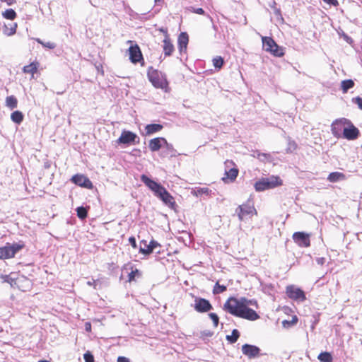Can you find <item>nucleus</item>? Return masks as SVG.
<instances>
[{"mask_svg":"<svg viewBox=\"0 0 362 362\" xmlns=\"http://www.w3.org/2000/svg\"><path fill=\"white\" fill-rule=\"evenodd\" d=\"M297 145L294 141H289L288 150L293 151L296 149Z\"/></svg>","mask_w":362,"mask_h":362,"instance_id":"nucleus-46","label":"nucleus"},{"mask_svg":"<svg viewBox=\"0 0 362 362\" xmlns=\"http://www.w3.org/2000/svg\"><path fill=\"white\" fill-rule=\"evenodd\" d=\"M359 135V130L350 121L349 124H346L341 136L347 140H355Z\"/></svg>","mask_w":362,"mask_h":362,"instance_id":"nucleus-14","label":"nucleus"},{"mask_svg":"<svg viewBox=\"0 0 362 362\" xmlns=\"http://www.w3.org/2000/svg\"><path fill=\"white\" fill-rule=\"evenodd\" d=\"M18 105V100L13 95H10L6 97V105L10 108L11 110H13L17 107Z\"/></svg>","mask_w":362,"mask_h":362,"instance_id":"nucleus-27","label":"nucleus"},{"mask_svg":"<svg viewBox=\"0 0 362 362\" xmlns=\"http://www.w3.org/2000/svg\"><path fill=\"white\" fill-rule=\"evenodd\" d=\"M87 284H88V286H93L95 288H96V282H95V281H94V280H93V281H88V282H87Z\"/></svg>","mask_w":362,"mask_h":362,"instance_id":"nucleus-54","label":"nucleus"},{"mask_svg":"<svg viewBox=\"0 0 362 362\" xmlns=\"http://www.w3.org/2000/svg\"><path fill=\"white\" fill-rule=\"evenodd\" d=\"M239 336H240V333H239L238 330L233 329L231 335H228L226 337V339L230 343H235L237 341L238 339L239 338Z\"/></svg>","mask_w":362,"mask_h":362,"instance_id":"nucleus-31","label":"nucleus"},{"mask_svg":"<svg viewBox=\"0 0 362 362\" xmlns=\"http://www.w3.org/2000/svg\"><path fill=\"white\" fill-rule=\"evenodd\" d=\"M16 28H17V24L16 23H13L11 25V28H9V31L8 32V28L6 27V30H5V33L7 35H12L13 34L16 33Z\"/></svg>","mask_w":362,"mask_h":362,"instance_id":"nucleus-39","label":"nucleus"},{"mask_svg":"<svg viewBox=\"0 0 362 362\" xmlns=\"http://www.w3.org/2000/svg\"><path fill=\"white\" fill-rule=\"evenodd\" d=\"M117 362H130L129 360L124 356H119L117 358Z\"/></svg>","mask_w":362,"mask_h":362,"instance_id":"nucleus-51","label":"nucleus"},{"mask_svg":"<svg viewBox=\"0 0 362 362\" xmlns=\"http://www.w3.org/2000/svg\"><path fill=\"white\" fill-rule=\"evenodd\" d=\"M160 0H155L156 2L159 1Z\"/></svg>","mask_w":362,"mask_h":362,"instance_id":"nucleus-57","label":"nucleus"},{"mask_svg":"<svg viewBox=\"0 0 362 362\" xmlns=\"http://www.w3.org/2000/svg\"><path fill=\"white\" fill-rule=\"evenodd\" d=\"M238 218L240 221H243L247 217L257 214V211L252 204H245L239 206L236 209Z\"/></svg>","mask_w":362,"mask_h":362,"instance_id":"nucleus-11","label":"nucleus"},{"mask_svg":"<svg viewBox=\"0 0 362 362\" xmlns=\"http://www.w3.org/2000/svg\"><path fill=\"white\" fill-rule=\"evenodd\" d=\"M85 329L87 332H90L91 331V324L90 322H86L85 323Z\"/></svg>","mask_w":362,"mask_h":362,"instance_id":"nucleus-53","label":"nucleus"},{"mask_svg":"<svg viewBox=\"0 0 362 362\" xmlns=\"http://www.w3.org/2000/svg\"><path fill=\"white\" fill-rule=\"evenodd\" d=\"M242 352L248 358H255L259 355L260 349L255 345L245 344L242 346Z\"/></svg>","mask_w":362,"mask_h":362,"instance_id":"nucleus-18","label":"nucleus"},{"mask_svg":"<svg viewBox=\"0 0 362 362\" xmlns=\"http://www.w3.org/2000/svg\"><path fill=\"white\" fill-rule=\"evenodd\" d=\"M257 158L261 160H265L270 158V156L266 153H259Z\"/></svg>","mask_w":362,"mask_h":362,"instance_id":"nucleus-45","label":"nucleus"},{"mask_svg":"<svg viewBox=\"0 0 362 362\" xmlns=\"http://www.w3.org/2000/svg\"><path fill=\"white\" fill-rule=\"evenodd\" d=\"M209 317L214 322V327H217L218 325V317L216 313H211L209 314Z\"/></svg>","mask_w":362,"mask_h":362,"instance_id":"nucleus-40","label":"nucleus"},{"mask_svg":"<svg viewBox=\"0 0 362 362\" xmlns=\"http://www.w3.org/2000/svg\"><path fill=\"white\" fill-rule=\"evenodd\" d=\"M257 308V303L254 299L245 298H229L223 305V309L230 314L248 320H256L259 315L250 307Z\"/></svg>","mask_w":362,"mask_h":362,"instance_id":"nucleus-1","label":"nucleus"},{"mask_svg":"<svg viewBox=\"0 0 362 362\" xmlns=\"http://www.w3.org/2000/svg\"><path fill=\"white\" fill-rule=\"evenodd\" d=\"M317 358L320 362H332L333 361L332 354L327 351L320 353Z\"/></svg>","mask_w":362,"mask_h":362,"instance_id":"nucleus-29","label":"nucleus"},{"mask_svg":"<svg viewBox=\"0 0 362 362\" xmlns=\"http://www.w3.org/2000/svg\"><path fill=\"white\" fill-rule=\"evenodd\" d=\"M322 1L328 5H332L334 6H337L339 5V2L337 0H322Z\"/></svg>","mask_w":362,"mask_h":362,"instance_id":"nucleus-44","label":"nucleus"},{"mask_svg":"<svg viewBox=\"0 0 362 362\" xmlns=\"http://www.w3.org/2000/svg\"><path fill=\"white\" fill-rule=\"evenodd\" d=\"M192 12L197 13V14H201V15L204 14V11L202 8H192Z\"/></svg>","mask_w":362,"mask_h":362,"instance_id":"nucleus-48","label":"nucleus"},{"mask_svg":"<svg viewBox=\"0 0 362 362\" xmlns=\"http://www.w3.org/2000/svg\"><path fill=\"white\" fill-rule=\"evenodd\" d=\"M129 242L134 248H136V243L134 237H130L129 238Z\"/></svg>","mask_w":362,"mask_h":362,"instance_id":"nucleus-49","label":"nucleus"},{"mask_svg":"<svg viewBox=\"0 0 362 362\" xmlns=\"http://www.w3.org/2000/svg\"><path fill=\"white\" fill-rule=\"evenodd\" d=\"M282 185V180L279 176L272 175L268 177H263L255 182V189L257 192H262L272 189Z\"/></svg>","mask_w":362,"mask_h":362,"instance_id":"nucleus-4","label":"nucleus"},{"mask_svg":"<svg viewBox=\"0 0 362 362\" xmlns=\"http://www.w3.org/2000/svg\"><path fill=\"white\" fill-rule=\"evenodd\" d=\"M141 180L159 198L166 206L172 209L176 207L173 197L160 184L150 179L145 175L141 176Z\"/></svg>","mask_w":362,"mask_h":362,"instance_id":"nucleus-2","label":"nucleus"},{"mask_svg":"<svg viewBox=\"0 0 362 362\" xmlns=\"http://www.w3.org/2000/svg\"><path fill=\"white\" fill-rule=\"evenodd\" d=\"M127 42L132 44L128 49L129 60L134 64L139 62L143 59L139 47L136 44L133 45L132 41L129 40Z\"/></svg>","mask_w":362,"mask_h":362,"instance_id":"nucleus-13","label":"nucleus"},{"mask_svg":"<svg viewBox=\"0 0 362 362\" xmlns=\"http://www.w3.org/2000/svg\"><path fill=\"white\" fill-rule=\"evenodd\" d=\"M4 282L8 283L12 287H16L22 291H27L32 286L31 281L26 276L16 273L1 276Z\"/></svg>","mask_w":362,"mask_h":362,"instance_id":"nucleus-3","label":"nucleus"},{"mask_svg":"<svg viewBox=\"0 0 362 362\" xmlns=\"http://www.w3.org/2000/svg\"><path fill=\"white\" fill-rule=\"evenodd\" d=\"M224 164L226 169L223 181L226 183L233 182L238 175V169L234 167L235 163L232 160H227Z\"/></svg>","mask_w":362,"mask_h":362,"instance_id":"nucleus-8","label":"nucleus"},{"mask_svg":"<svg viewBox=\"0 0 362 362\" xmlns=\"http://www.w3.org/2000/svg\"><path fill=\"white\" fill-rule=\"evenodd\" d=\"M71 180L76 185L87 189H92L93 184L91 181L84 175L76 174L74 175Z\"/></svg>","mask_w":362,"mask_h":362,"instance_id":"nucleus-15","label":"nucleus"},{"mask_svg":"<svg viewBox=\"0 0 362 362\" xmlns=\"http://www.w3.org/2000/svg\"><path fill=\"white\" fill-rule=\"evenodd\" d=\"M345 179V175L340 172L331 173L327 177V180L330 182H337L339 181L344 180Z\"/></svg>","mask_w":362,"mask_h":362,"instance_id":"nucleus-23","label":"nucleus"},{"mask_svg":"<svg viewBox=\"0 0 362 362\" xmlns=\"http://www.w3.org/2000/svg\"><path fill=\"white\" fill-rule=\"evenodd\" d=\"M316 262L320 265H323L325 262V257H317L316 259Z\"/></svg>","mask_w":362,"mask_h":362,"instance_id":"nucleus-50","label":"nucleus"},{"mask_svg":"<svg viewBox=\"0 0 362 362\" xmlns=\"http://www.w3.org/2000/svg\"><path fill=\"white\" fill-rule=\"evenodd\" d=\"M83 358L85 362H94L93 356L90 351H87L84 354Z\"/></svg>","mask_w":362,"mask_h":362,"instance_id":"nucleus-41","label":"nucleus"},{"mask_svg":"<svg viewBox=\"0 0 362 362\" xmlns=\"http://www.w3.org/2000/svg\"><path fill=\"white\" fill-rule=\"evenodd\" d=\"M164 148H166L168 153L170 154L171 157H175L177 155L176 150L173 148V146L171 144L168 143L167 141Z\"/></svg>","mask_w":362,"mask_h":362,"instance_id":"nucleus-33","label":"nucleus"},{"mask_svg":"<svg viewBox=\"0 0 362 362\" xmlns=\"http://www.w3.org/2000/svg\"><path fill=\"white\" fill-rule=\"evenodd\" d=\"M163 49L164 52V54L165 56H170L174 51V46L172 42L170 40V37L168 34L165 35V37L163 41Z\"/></svg>","mask_w":362,"mask_h":362,"instance_id":"nucleus-20","label":"nucleus"},{"mask_svg":"<svg viewBox=\"0 0 362 362\" xmlns=\"http://www.w3.org/2000/svg\"><path fill=\"white\" fill-rule=\"evenodd\" d=\"M148 77L154 87L167 90L168 83L164 74L156 69H150L148 71Z\"/></svg>","mask_w":362,"mask_h":362,"instance_id":"nucleus-5","label":"nucleus"},{"mask_svg":"<svg viewBox=\"0 0 362 362\" xmlns=\"http://www.w3.org/2000/svg\"><path fill=\"white\" fill-rule=\"evenodd\" d=\"M36 41L38 43L41 44L44 47H46V48H49V49H54L56 47V45L54 42H42L39 38H37Z\"/></svg>","mask_w":362,"mask_h":362,"instance_id":"nucleus-37","label":"nucleus"},{"mask_svg":"<svg viewBox=\"0 0 362 362\" xmlns=\"http://www.w3.org/2000/svg\"><path fill=\"white\" fill-rule=\"evenodd\" d=\"M77 216L81 219H84L87 216V210L83 206L76 209Z\"/></svg>","mask_w":362,"mask_h":362,"instance_id":"nucleus-34","label":"nucleus"},{"mask_svg":"<svg viewBox=\"0 0 362 362\" xmlns=\"http://www.w3.org/2000/svg\"><path fill=\"white\" fill-rule=\"evenodd\" d=\"M166 139L163 137H157L151 139L148 143L149 149L153 151H158L160 148H164Z\"/></svg>","mask_w":362,"mask_h":362,"instance_id":"nucleus-19","label":"nucleus"},{"mask_svg":"<svg viewBox=\"0 0 362 362\" xmlns=\"http://www.w3.org/2000/svg\"><path fill=\"white\" fill-rule=\"evenodd\" d=\"M194 309L199 313H205L212 309V306L208 300L197 298L195 300Z\"/></svg>","mask_w":362,"mask_h":362,"instance_id":"nucleus-17","label":"nucleus"},{"mask_svg":"<svg viewBox=\"0 0 362 362\" xmlns=\"http://www.w3.org/2000/svg\"><path fill=\"white\" fill-rule=\"evenodd\" d=\"M352 102L354 104H356L361 110H362V98L358 96L352 98Z\"/></svg>","mask_w":362,"mask_h":362,"instance_id":"nucleus-42","label":"nucleus"},{"mask_svg":"<svg viewBox=\"0 0 362 362\" xmlns=\"http://www.w3.org/2000/svg\"><path fill=\"white\" fill-rule=\"evenodd\" d=\"M148 245L150 246L152 251H153V250L156 249L157 247L160 246L159 243L155 240H151L149 243Z\"/></svg>","mask_w":362,"mask_h":362,"instance_id":"nucleus-47","label":"nucleus"},{"mask_svg":"<svg viewBox=\"0 0 362 362\" xmlns=\"http://www.w3.org/2000/svg\"><path fill=\"white\" fill-rule=\"evenodd\" d=\"M298 322V318L296 316H293L291 320H284L282 322V325L284 328H289L291 326L296 325Z\"/></svg>","mask_w":362,"mask_h":362,"instance_id":"nucleus-32","label":"nucleus"},{"mask_svg":"<svg viewBox=\"0 0 362 362\" xmlns=\"http://www.w3.org/2000/svg\"><path fill=\"white\" fill-rule=\"evenodd\" d=\"M163 129V126L159 124H147L145 127L146 134L151 135L160 132Z\"/></svg>","mask_w":362,"mask_h":362,"instance_id":"nucleus-22","label":"nucleus"},{"mask_svg":"<svg viewBox=\"0 0 362 362\" xmlns=\"http://www.w3.org/2000/svg\"><path fill=\"white\" fill-rule=\"evenodd\" d=\"M144 244H146V242H144ZM139 252L144 255H149L153 251L148 245H145V247L140 246Z\"/></svg>","mask_w":362,"mask_h":362,"instance_id":"nucleus-38","label":"nucleus"},{"mask_svg":"<svg viewBox=\"0 0 362 362\" xmlns=\"http://www.w3.org/2000/svg\"><path fill=\"white\" fill-rule=\"evenodd\" d=\"M160 31H161V32H163V33H165V35L166 34H168V33H167V31L164 30L163 29H160Z\"/></svg>","mask_w":362,"mask_h":362,"instance_id":"nucleus-55","label":"nucleus"},{"mask_svg":"<svg viewBox=\"0 0 362 362\" xmlns=\"http://www.w3.org/2000/svg\"><path fill=\"white\" fill-rule=\"evenodd\" d=\"M136 138L137 136L136 134L130 131L124 130L122 131L119 138L117 139V143L124 144H134Z\"/></svg>","mask_w":362,"mask_h":362,"instance_id":"nucleus-16","label":"nucleus"},{"mask_svg":"<svg viewBox=\"0 0 362 362\" xmlns=\"http://www.w3.org/2000/svg\"><path fill=\"white\" fill-rule=\"evenodd\" d=\"M263 49L271 53L272 55L278 57H283L284 52L283 47H279L275 41L270 37H262Z\"/></svg>","mask_w":362,"mask_h":362,"instance_id":"nucleus-6","label":"nucleus"},{"mask_svg":"<svg viewBox=\"0 0 362 362\" xmlns=\"http://www.w3.org/2000/svg\"><path fill=\"white\" fill-rule=\"evenodd\" d=\"M354 86V81L351 79L344 80L341 82V88L344 93H347V91L352 88Z\"/></svg>","mask_w":362,"mask_h":362,"instance_id":"nucleus-26","label":"nucleus"},{"mask_svg":"<svg viewBox=\"0 0 362 362\" xmlns=\"http://www.w3.org/2000/svg\"><path fill=\"white\" fill-rule=\"evenodd\" d=\"M37 362H49V361H47V360H40Z\"/></svg>","mask_w":362,"mask_h":362,"instance_id":"nucleus-56","label":"nucleus"},{"mask_svg":"<svg viewBox=\"0 0 362 362\" xmlns=\"http://www.w3.org/2000/svg\"><path fill=\"white\" fill-rule=\"evenodd\" d=\"M139 272L138 269H135L134 271H132L129 274V281H134V279H135V276L136 275H139Z\"/></svg>","mask_w":362,"mask_h":362,"instance_id":"nucleus-43","label":"nucleus"},{"mask_svg":"<svg viewBox=\"0 0 362 362\" xmlns=\"http://www.w3.org/2000/svg\"><path fill=\"white\" fill-rule=\"evenodd\" d=\"M223 64V59L221 57H216L213 59V65L215 68L221 69Z\"/></svg>","mask_w":362,"mask_h":362,"instance_id":"nucleus-36","label":"nucleus"},{"mask_svg":"<svg viewBox=\"0 0 362 362\" xmlns=\"http://www.w3.org/2000/svg\"><path fill=\"white\" fill-rule=\"evenodd\" d=\"M350 120L346 118H340L334 120L331 125L332 134L337 138L341 137V135L346 127V124H349Z\"/></svg>","mask_w":362,"mask_h":362,"instance_id":"nucleus-10","label":"nucleus"},{"mask_svg":"<svg viewBox=\"0 0 362 362\" xmlns=\"http://www.w3.org/2000/svg\"><path fill=\"white\" fill-rule=\"evenodd\" d=\"M11 119L13 122L19 124L23 120V115L21 111L16 110L11 114Z\"/></svg>","mask_w":362,"mask_h":362,"instance_id":"nucleus-28","label":"nucleus"},{"mask_svg":"<svg viewBox=\"0 0 362 362\" xmlns=\"http://www.w3.org/2000/svg\"><path fill=\"white\" fill-rule=\"evenodd\" d=\"M23 247L24 245L20 243H7L5 246L0 247V259H6L13 257Z\"/></svg>","mask_w":362,"mask_h":362,"instance_id":"nucleus-7","label":"nucleus"},{"mask_svg":"<svg viewBox=\"0 0 362 362\" xmlns=\"http://www.w3.org/2000/svg\"><path fill=\"white\" fill-rule=\"evenodd\" d=\"M286 293L289 298L296 301L303 302L306 299L304 291L294 285L286 286Z\"/></svg>","mask_w":362,"mask_h":362,"instance_id":"nucleus-9","label":"nucleus"},{"mask_svg":"<svg viewBox=\"0 0 362 362\" xmlns=\"http://www.w3.org/2000/svg\"><path fill=\"white\" fill-rule=\"evenodd\" d=\"M188 41V35L186 33H181L178 37V47L180 52L186 50Z\"/></svg>","mask_w":362,"mask_h":362,"instance_id":"nucleus-21","label":"nucleus"},{"mask_svg":"<svg viewBox=\"0 0 362 362\" xmlns=\"http://www.w3.org/2000/svg\"><path fill=\"white\" fill-rule=\"evenodd\" d=\"M209 189L207 187H194L191 189V194L197 197L203 194L209 195Z\"/></svg>","mask_w":362,"mask_h":362,"instance_id":"nucleus-24","label":"nucleus"},{"mask_svg":"<svg viewBox=\"0 0 362 362\" xmlns=\"http://www.w3.org/2000/svg\"><path fill=\"white\" fill-rule=\"evenodd\" d=\"M226 290V286L223 285H220L218 283H216L214 287L213 293L214 294H218L224 292Z\"/></svg>","mask_w":362,"mask_h":362,"instance_id":"nucleus-35","label":"nucleus"},{"mask_svg":"<svg viewBox=\"0 0 362 362\" xmlns=\"http://www.w3.org/2000/svg\"><path fill=\"white\" fill-rule=\"evenodd\" d=\"M310 234L304 232H296L293 234V240L301 247H308L310 245Z\"/></svg>","mask_w":362,"mask_h":362,"instance_id":"nucleus-12","label":"nucleus"},{"mask_svg":"<svg viewBox=\"0 0 362 362\" xmlns=\"http://www.w3.org/2000/svg\"><path fill=\"white\" fill-rule=\"evenodd\" d=\"M1 2L6 3L8 6H11L15 3V0H0Z\"/></svg>","mask_w":362,"mask_h":362,"instance_id":"nucleus-52","label":"nucleus"},{"mask_svg":"<svg viewBox=\"0 0 362 362\" xmlns=\"http://www.w3.org/2000/svg\"><path fill=\"white\" fill-rule=\"evenodd\" d=\"M2 16L4 18L8 19V20H13L16 17V13L14 10L9 8L6 9L5 11L2 13Z\"/></svg>","mask_w":362,"mask_h":362,"instance_id":"nucleus-30","label":"nucleus"},{"mask_svg":"<svg viewBox=\"0 0 362 362\" xmlns=\"http://www.w3.org/2000/svg\"><path fill=\"white\" fill-rule=\"evenodd\" d=\"M38 66V62H34L30 63L29 65L25 66L23 70L24 73L30 74L33 76V74L37 72Z\"/></svg>","mask_w":362,"mask_h":362,"instance_id":"nucleus-25","label":"nucleus"}]
</instances>
